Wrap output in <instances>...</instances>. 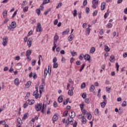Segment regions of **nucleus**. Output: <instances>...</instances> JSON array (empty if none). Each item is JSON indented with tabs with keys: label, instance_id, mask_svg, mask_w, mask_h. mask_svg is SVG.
<instances>
[{
	"label": "nucleus",
	"instance_id": "nucleus-1",
	"mask_svg": "<svg viewBox=\"0 0 127 127\" xmlns=\"http://www.w3.org/2000/svg\"><path fill=\"white\" fill-rule=\"evenodd\" d=\"M35 109L37 112H40L42 114H44V111L46 110V105L42 103H37L35 106Z\"/></svg>",
	"mask_w": 127,
	"mask_h": 127
},
{
	"label": "nucleus",
	"instance_id": "nucleus-2",
	"mask_svg": "<svg viewBox=\"0 0 127 127\" xmlns=\"http://www.w3.org/2000/svg\"><path fill=\"white\" fill-rule=\"evenodd\" d=\"M9 30H12V28H15L16 27V23L14 21H12L11 23V25L7 26Z\"/></svg>",
	"mask_w": 127,
	"mask_h": 127
},
{
	"label": "nucleus",
	"instance_id": "nucleus-3",
	"mask_svg": "<svg viewBox=\"0 0 127 127\" xmlns=\"http://www.w3.org/2000/svg\"><path fill=\"white\" fill-rule=\"evenodd\" d=\"M36 31L37 32H41V31H42V29L41 28V24H40V23H38L37 24Z\"/></svg>",
	"mask_w": 127,
	"mask_h": 127
},
{
	"label": "nucleus",
	"instance_id": "nucleus-4",
	"mask_svg": "<svg viewBox=\"0 0 127 127\" xmlns=\"http://www.w3.org/2000/svg\"><path fill=\"white\" fill-rule=\"evenodd\" d=\"M33 96L35 97V99L37 100L39 98V94L38 93V90H35L33 93Z\"/></svg>",
	"mask_w": 127,
	"mask_h": 127
},
{
	"label": "nucleus",
	"instance_id": "nucleus-5",
	"mask_svg": "<svg viewBox=\"0 0 127 127\" xmlns=\"http://www.w3.org/2000/svg\"><path fill=\"white\" fill-rule=\"evenodd\" d=\"M7 42H8V38L7 37H5V38H3L2 45L3 46H6Z\"/></svg>",
	"mask_w": 127,
	"mask_h": 127
},
{
	"label": "nucleus",
	"instance_id": "nucleus-6",
	"mask_svg": "<svg viewBox=\"0 0 127 127\" xmlns=\"http://www.w3.org/2000/svg\"><path fill=\"white\" fill-rule=\"evenodd\" d=\"M32 44V38H29L27 41V45L29 48L31 47V45Z\"/></svg>",
	"mask_w": 127,
	"mask_h": 127
},
{
	"label": "nucleus",
	"instance_id": "nucleus-7",
	"mask_svg": "<svg viewBox=\"0 0 127 127\" xmlns=\"http://www.w3.org/2000/svg\"><path fill=\"white\" fill-rule=\"evenodd\" d=\"M84 58L85 60H86V61H90V60L91 59V56H90L89 55L86 54L84 56Z\"/></svg>",
	"mask_w": 127,
	"mask_h": 127
},
{
	"label": "nucleus",
	"instance_id": "nucleus-8",
	"mask_svg": "<svg viewBox=\"0 0 127 127\" xmlns=\"http://www.w3.org/2000/svg\"><path fill=\"white\" fill-rule=\"evenodd\" d=\"M69 117H70L71 118H75V117H76V113H75V112L74 111H71L70 112V113L68 114Z\"/></svg>",
	"mask_w": 127,
	"mask_h": 127
},
{
	"label": "nucleus",
	"instance_id": "nucleus-9",
	"mask_svg": "<svg viewBox=\"0 0 127 127\" xmlns=\"http://www.w3.org/2000/svg\"><path fill=\"white\" fill-rule=\"evenodd\" d=\"M69 32H70V29L67 28L66 30L62 32V35H66V34H68Z\"/></svg>",
	"mask_w": 127,
	"mask_h": 127
},
{
	"label": "nucleus",
	"instance_id": "nucleus-10",
	"mask_svg": "<svg viewBox=\"0 0 127 127\" xmlns=\"http://www.w3.org/2000/svg\"><path fill=\"white\" fill-rule=\"evenodd\" d=\"M31 53H32V51L31 50H28L26 51V56L27 57H29V56H30V55H31Z\"/></svg>",
	"mask_w": 127,
	"mask_h": 127
},
{
	"label": "nucleus",
	"instance_id": "nucleus-11",
	"mask_svg": "<svg viewBox=\"0 0 127 127\" xmlns=\"http://www.w3.org/2000/svg\"><path fill=\"white\" fill-rule=\"evenodd\" d=\"M106 105H107V100H104V101L101 103V106L102 108H105V107H106Z\"/></svg>",
	"mask_w": 127,
	"mask_h": 127
},
{
	"label": "nucleus",
	"instance_id": "nucleus-12",
	"mask_svg": "<svg viewBox=\"0 0 127 127\" xmlns=\"http://www.w3.org/2000/svg\"><path fill=\"white\" fill-rule=\"evenodd\" d=\"M106 8V3L103 2L101 3V10H104Z\"/></svg>",
	"mask_w": 127,
	"mask_h": 127
},
{
	"label": "nucleus",
	"instance_id": "nucleus-13",
	"mask_svg": "<svg viewBox=\"0 0 127 127\" xmlns=\"http://www.w3.org/2000/svg\"><path fill=\"white\" fill-rule=\"evenodd\" d=\"M58 120V116L56 114H55L52 118L53 122H56Z\"/></svg>",
	"mask_w": 127,
	"mask_h": 127
},
{
	"label": "nucleus",
	"instance_id": "nucleus-14",
	"mask_svg": "<svg viewBox=\"0 0 127 127\" xmlns=\"http://www.w3.org/2000/svg\"><path fill=\"white\" fill-rule=\"evenodd\" d=\"M109 60L110 62H114L115 61V56L113 55H111Z\"/></svg>",
	"mask_w": 127,
	"mask_h": 127
},
{
	"label": "nucleus",
	"instance_id": "nucleus-15",
	"mask_svg": "<svg viewBox=\"0 0 127 127\" xmlns=\"http://www.w3.org/2000/svg\"><path fill=\"white\" fill-rule=\"evenodd\" d=\"M14 84L17 85H19V80L18 79V78H16L14 79Z\"/></svg>",
	"mask_w": 127,
	"mask_h": 127
},
{
	"label": "nucleus",
	"instance_id": "nucleus-16",
	"mask_svg": "<svg viewBox=\"0 0 127 127\" xmlns=\"http://www.w3.org/2000/svg\"><path fill=\"white\" fill-rule=\"evenodd\" d=\"M58 39H59V36L56 35L54 39V43H57V40H58Z\"/></svg>",
	"mask_w": 127,
	"mask_h": 127
},
{
	"label": "nucleus",
	"instance_id": "nucleus-17",
	"mask_svg": "<svg viewBox=\"0 0 127 127\" xmlns=\"http://www.w3.org/2000/svg\"><path fill=\"white\" fill-rule=\"evenodd\" d=\"M58 102L59 103H62L63 102V98H62V96H59L58 98Z\"/></svg>",
	"mask_w": 127,
	"mask_h": 127
},
{
	"label": "nucleus",
	"instance_id": "nucleus-18",
	"mask_svg": "<svg viewBox=\"0 0 127 127\" xmlns=\"http://www.w3.org/2000/svg\"><path fill=\"white\" fill-rule=\"evenodd\" d=\"M67 94L69 96H70V97H72L73 94V90H72V89L69 90L67 92Z\"/></svg>",
	"mask_w": 127,
	"mask_h": 127
},
{
	"label": "nucleus",
	"instance_id": "nucleus-19",
	"mask_svg": "<svg viewBox=\"0 0 127 127\" xmlns=\"http://www.w3.org/2000/svg\"><path fill=\"white\" fill-rule=\"evenodd\" d=\"M73 37H74V35H73V34L70 35V36L68 38V41H72Z\"/></svg>",
	"mask_w": 127,
	"mask_h": 127
},
{
	"label": "nucleus",
	"instance_id": "nucleus-20",
	"mask_svg": "<svg viewBox=\"0 0 127 127\" xmlns=\"http://www.w3.org/2000/svg\"><path fill=\"white\" fill-rule=\"evenodd\" d=\"M47 74H48V70H47V68H45L44 70V77H45V78H46V76H47Z\"/></svg>",
	"mask_w": 127,
	"mask_h": 127
},
{
	"label": "nucleus",
	"instance_id": "nucleus-21",
	"mask_svg": "<svg viewBox=\"0 0 127 127\" xmlns=\"http://www.w3.org/2000/svg\"><path fill=\"white\" fill-rule=\"evenodd\" d=\"M27 101L29 105H33V104H34V100H31L30 101L29 99H28Z\"/></svg>",
	"mask_w": 127,
	"mask_h": 127
},
{
	"label": "nucleus",
	"instance_id": "nucleus-22",
	"mask_svg": "<svg viewBox=\"0 0 127 127\" xmlns=\"http://www.w3.org/2000/svg\"><path fill=\"white\" fill-rule=\"evenodd\" d=\"M95 51H96V49L95 48V47H92L91 48V49L90 50V53H91V54H93V53H94Z\"/></svg>",
	"mask_w": 127,
	"mask_h": 127
},
{
	"label": "nucleus",
	"instance_id": "nucleus-23",
	"mask_svg": "<svg viewBox=\"0 0 127 127\" xmlns=\"http://www.w3.org/2000/svg\"><path fill=\"white\" fill-rule=\"evenodd\" d=\"M74 118H72L71 117H69L68 118H67V121L69 122V123H72V122H73L74 121Z\"/></svg>",
	"mask_w": 127,
	"mask_h": 127
},
{
	"label": "nucleus",
	"instance_id": "nucleus-24",
	"mask_svg": "<svg viewBox=\"0 0 127 127\" xmlns=\"http://www.w3.org/2000/svg\"><path fill=\"white\" fill-rule=\"evenodd\" d=\"M7 15V11L6 10L4 11L3 12V16L4 18H5Z\"/></svg>",
	"mask_w": 127,
	"mask_h": 127
},
{
	"label": "nucleus",
	"instance_id": "nucleus-25",
	"mask_svg": "<svg viewBox=\"0 0 127 127\" xmlns=\"http://www.w3.org/2000/svg\"><path fill=\"white\" fill-rule=\"evenodd\" d=\"M81 111H82V114L83 116H85V115H87L88 114H89L88 112H87V110H86L85 109H83V110Z\"/></svg>",
	"mask_w": 127,
	"mask_h": 127
},
{
	"label": "nucleus",
	"instance_id": "nucleus-26",
	"mask_svg": "<svg viewBox=\"0 0 127 127\" xmlns=\"http://www.w3.org/2000/svg\"><path fill=\"white\" fill-rule=\"evenodd\" d=\"M51 11V8H50L49 9H48L45 12H44V15H47V14H48V12H49V11Z\"/></svg>",
	"mask_w": 127,
	"mask_h": 127
},
{
	"label": "nucleus",
	"instance_id": "nucleus-27",
	"mask_svg": "<svg viewBox=\"0 0 127 127\" xmlns=\"http://www.w3.org/2000/svg\"><path fill=\"white\" fill-rule=\"evenodd\" d=\"M85 32H86V34L89 35V34H90V28H87L85 30Z\"/></svg>",
	"mask_w": 127,
	"mask_h": 127
},
{
	"label": "nucleus",
	"instance_id": "nucleus-28",
	"mask_svg": "<svg viewBox=\"0 0 127 127\" xmlns=\"http://www.w3.org/2000/svg\"><path fill=\"white\" fill-rule=\"evenodd\" d=\"M95 90V86L94 85H92L91 86L89 90L91 91V92H93Z\"/></svg>",
	"mask_w": 127,
	"mask_h": 127
},
{
	"label": "nucleus",
	"instance_id": "nucleus-29",
	"mask_svg": "<svg viewBox=\"0 0 127 127\" xmlns=\"http://www.w3.org/2000/svg\"><path fill=\"white\" fill-rule=\"evenodd\" d=\"M84 68H85V64H82V65H81V66L79 69V71L82 72V71H83V69H84Z\"/></svg>",
	"mask_w": 127,
	"mask_h": 127
},
{
	"label": "nucleus",
	"instance_id": "nucleus-30",
	"mask_svg": "<svg viewBox=\"0 0 127 127\" xmlns=\"http://www.w3.org/2000/svg\"><path fill=\"white\" fill-rule=\"evenodd\" d=\"M106 27H108V28H112L113 27V24L111 23H109L107 25Z\"/></svg>",
	"mask_w": 127,
	"mask_h": 127
},
{
	"label": "nucleus",
	"instance_id": "nucleus-31",
	"mask_svg": "<svg viewBox=\"0 0 127 127\" xmlns=\"http://www.w3.org/2000/svg\"><path fill=\"white\" fill-rule=\"evenodd\" d=\"M17 123L19 124V125H21L22 124V120H21V119L19 118L17 119Z\"/></svg>",
	"mask_w": 127,
	"mask_h": 127
},
{
	"label": "nucleus",
	"instance_id": "nucleus-32",
	"mask_svg": "<svg viewBox=\"0 0 127 127\" xmlns=\"http://www.w3.org/2000/svg\"><path fill=\"white\" fill-rule=\"evenodd\" d=\"M81 89H84L86 87V83L85 82H83L81 85Z\"/></svg>",
	"mask_w": 127,
	"mask_h": 127
},
{
	"label": "nucleus",
	"instance_id": "nucleus-33",
	"mask_svg": "<svg viewBox=\"0 0 127 127\" xmlns=\"http://www.w3.org/2000/svg\"><path fill=\"white\" fill-rule=\"evenodd\" d=\"M49 2H50V0H44L43 1V4H46L47 3H49Z\"/></svg>",
	"mask_w": 127,
	"mask_h": 127
},
{
	"label": "nucleus",
	"instance_id": "nucleus-34",
	"mask_svg": "<svg viewBox=\"0 0 127 127\" xmlns=\"http://www.w3.org/2000/svg\"><path fill=\"white\" fill-rule=\"evenodd\" d=\"M116 70L117 71V72H119V69L120 68V65H119V63H116Z\"/></svg>",
	"mask_w": 127,
	"mask_h": 127
},
{
	"label": "nucleus",
	"instance_id": "nucleus-35",
	"mask_svg": "<svg viewBox=\"0 0 127 127\" xmlns=\"http://www.w3.org/2000/svg\"><path fill=\"white\" fill-rule=\"evenodd\" d=\"M27 116H28V113H25L24 114V116L22 118V120H25L27 118Z\"/></svg>",
	"mask_w": 127,
	"mask_h": 127
},
{
	"label": "nucleus",
	"instance_id": "nucleus-36",
	"mask_svg": "<svg viewBox=\"0 0 127 127\" xmlns=\"http://www.w3.org/2000/svg\"><path fill=\"white\" fill-rule=\"evenodd\" d=\"M84 56L83 54H81L79 57V59H80V60H83V59L84 58Z\"/></svg>",
	"mask_w": 127,
	"mask_h": 127
},
{
	"label": "nucleus",
	"instance_id": "nucleus-37",
	"mask_svg": "<svg viewBox=\"0 0 127 127\" xmlns=\"http://www.w3.org/2000/svg\"><path fill=\"white\" fill-rule=\"evenodd\" d=\"M81 122H82V124H86L87 120L85 119V117H84L83 118H82Z\"/></svg>",
	"mask_w": 127,
	"mask_h": 127
},
{
	"label": "nucleus",
	"instance_id": "nucleus-38",
	"mask_svg": "<svg viewBox=\"0 0 127 127\" xmlns=\"http://www.w3.org/2000/svg\"><path fill=\"white\" fill-rule=\"evenodd\" d=\"M79 107L80 108L81 111H83V110H84V103H82L81 104H80Z\"/></svg>",
	"mask_w": 127,
	"mask_h": 127
},
{
	"label": "nucleus",
	"instance_id": "nucleus-39",
	"mask_svg": "<svg viewBox=\"0 0 127 127\" xmlns=\"http://www.w3.org/2000/svg\"><path fill=\"white\" fill-rule=\"evenodd\" d=\"M105 51H106V52H109L110 51V48H109L108 46H105Z\"/></svg>",
	"mask_w": 127,
	"mask_h": 127
},
{
	"label": "nucleus",
	"instance_id": "nucleus-40",
	"mask_svg": "<svg viewBox=\"0 0 127 127\" xmlns=\"http://www.w3.org/2000/svg\"><path fill=\"white\" fill-rule=\"evenodd\" d=\"M94 114L95 116H97L99 114V109H96L94 111Z\"/></svg>",
	"mask_w": 127,
	"mask_h": 127
},
{
	"label": "nucleus",
	"instance_id": "nucleus-41",
	"mask_svg": "<svg viewBox=\"0 0 127 127\" xmlns=\"http://www.w3.org/2000/svg\"><path fill=\"white\" fill-rule=\"evenodd\" d=\"M23 11L24 12H26L28 11V6H25L23 8Z\"/></svg>",
	"mask_w": 127,
	"mask_h": 127
},
{
	"label": "nucleus",
	"instance_id": "nucleus-42",
	"mask_svg": "<svg viewBox=\"0 0 127 127\" xmlns=\"http://www.w3.org/2000/svg\"><path fill=\"white\" fill-rule=\"evenodd\" d=\"M36 12L38 14V15H40V9L38 8L36 9Z\"/></svg>",
	"mask_w": 127,
	"mask_h": 127
},
{
	"label": "nucleus",
	"instance_id": "nucleus-43",
	"mask_svg": "<svg viewBox=\"0 0 127 127\" xmlns=\"http://www.w3.org/2000/svg\"><path fill=\"white\" fill-rule=\"evenodd\" d=\"M87 115V119L88 120H91V119H92V115L91 114H89L88 113Z\"/></svg>",
	"mask_w": 127,
	"mask_h": 127
},
{
	"label": "nucleus",
	"instance_id": "nucleus-44",
	"mask_svg": "<svg viewBox=\"0 0 127 127\" xmlns=\"http://www.w3.org/2000/svg\"><path fill=\"white\" fill-rule=\"evenodd\" d=\"M53 68H58V64L57 63H54Z\"/></svg>",
	"mask_w": 127,
	"mask_h": 127
},
{
	"label": "nucleus",
	"instance_id": "nucleus-45",
	"mask_svg": "<svg viewBox=\"0 0 127 127\" xmlns=\"http://www.w3.org/2000/svg\"><path fill=\"white\" fill-rule=\"evenodd\" d=\"M62 6V2H59L56 6V8H59V7H61Z\"/></svg>",
	"mask_w": 127,
	"mask_h": 127
},
{
	"label": "nucleus",
	"instance_id": "nucleus-46",
	"mask_svg": "<svg viewBox=\"0 0 127 127\" xmlns=\"http://www.w3.org/2000/svg\"><path fill=\"white\" fill-rule=\"evenodd\" d=\"M97 14H98V10H95L93 13V16H96Z\"/></svg>",
	"mask_w": 127,
	"mask_h": 127
},
{
	"label": "nucleus",
	"instance_id": "nucleus-47",
	"mask_svg": "<svg viewBox=\"0 0 127 127\" xmlns=\"http://www.w3.org/2000/svg\"><path fill=\"white\" fill-rule=\"evenodd\" d=\"M56 47H57V45H56V43H54V47H53V51H54L55 49H56Z\"/></svg>",
	"mask_w": 127,
	"mask_h": 127
},
{
	"label": "nucleus",
	"instance_id": "nucleus-48",
	"mask_svg": "<svg viewBox=\"0 0 127 127\" xmlns=\"http://www.w3.org/2000/svg\"><path fill=\"white\" fill-rule=\"evenodd\" d=\"M63 116H64V117H67V116H68V111H65L63 113Z\"/></svg>",
	"mask_w": 127,
	"mask_h": 127
},
{
	"label": "nucleus",
	"instance_id": "nucleus-49",
	"mask_svg": "<svg viewBox=\"0 0 127 127\" xmlns=\"http://www.w3.org/2000/svg\"><path fill=\"white\" fill-rule=\"evenodd\" d=\"M73 15L74 17H75V16H76L77 15V10L74 9L73 10Z\"/></svg>",
	"mask_w": 127,
	"mask_h": 127
},
{
	"label": "nucleus",
	"instance_id": "nucleus-50",
	"mask_svg": "<svg viewBox=\"0 0 127 127\" xmlns=\"http://www.w3.org/2000/svg\"><path fill=\"white\" fill-rule=\"evenodd\" d=\"M30 85H31V81H29L27 82L26 86H27V87H30Z\"/></svg>",
	"mask_w": 127,
	"mask_h": 127
},
{
	"label": "nucleus",
	"instance_id": "nucleus-51",
	"mask_svg": "<svg viewBox=\"0 0 127 127\" xmlns=\"http://www.w3.org/2000/svg\"><path fill=\"white\" fill-rule=\"evenodd\" d=\"M108 15H109V12L108 11H107V12H106L105 14H104V18L105 19H106V18H107V17H108Z\"/></svg>",
	"mask_w": 127,
	"mask_h": 127
},
{
	"label": "nucleus",
	"instance_id": "nucleus-52",
	"mask_svg": "<svg viewBox=\"0 0 127 127\" xmlns=\"http://www.w3.org/2000/svg\"><path fill=\"white\" fill-rule=\"evenodd\" d=\"M122 107H127V101H124L122 104Z\"/></svg>",
	"mask_w": 127,
	"mask_h": 127
},
{
	"label": "nucleus",
	"instance_id": "nucleus-53",
	"mask_svg": "<svg viewBox=\"0 0 127 127\" xmlns=\"http://www.w3.org/2000/svg\"><path fill=\"white\" fill-rule=\"evenodd\" d=\"M78 119H83L85 118V116L83 115L82 114L79 115L78 116Z\"/></svg>",
	"mask_w": 127,
	"mask_h": 127
},
{
	"label": "nucleus",
	"instance_id": "nucleus-54",
	"mask_svg": "<svg viewBox=\"0 0 127 127\" xmlns=\"http://www.w3.org/2000/svg\"><path fill=\"white\" fill-rule=\"evenodd\" d=\"M81 14H82V12H78V16L79 19H81V18H82V16H81Z\"/></svg>",
	"mask_w": 127,
	"mask_h": 127
},
{
	"label": "nucleus",
	"instance_id": "nucleus-55",
	"mask_svg": "<svg viewBox=\"0 0 127 127\" xmlns=\"http://www.w3.org/2000/svg\"><path fill=\"white\" fill-rule=\"evenodd\" d=\"M98 1L97 0H92V4H98Z\"/></svg>",
	"mask_w": 127,
	"mask_h": 127
},
{
	"label": "nucleus",
	"instance_id": "nucleus-56",
	"mask_svg": "<svg viewBox=\"0 0 127 127\" xmlns=\"http://www.w3.org/2000/svg\"><path fill=\"white\" fill-rule=\"evenodd\" d=\"M42 85H43V86H45V79L42 78Z\"/></svg>",
	"mask_w": 127,
	"mask_h": 127
},
{
	"label": "nucleus",
	"instance_id": "nucleus-57",
	"mask_svg": "<svg viewBox=\"0 0 127 127\" xmlns=\"http://www.w3.org/2000/svg\"><path fill=\"white\" fill-rule=\"evenodd\" d=\"M31 21L32 22H31V24H34V23H35L36 22V19H33L31 20Z\"/></svg>",
	"mask_w": 127,
	"mask_h": 127
},
{
	"label": "nucleus",
	"instance_id": "nucleus-58",
	"mask_svg": "<svg viewBox=\"0 0 127 127\" xmlns=\"http://www.w3.org/2000/svg\"><path fill=\"white\" fill-rule=\"evenodd\" d=\"M32 34H33V32L31 30L28 32L27 36H30V35H32Z\"/></svg>",
	"mask_w": 127,
	"mask_h": 127
},
{
	"label": "nucleus",
	"instance_id": "nucleus-59",
	"mask_svg": "<svg viewBox=\"0 0 127 127\" xmlns=\"http://www.w3.org/2000/svg\"><path fill=\"white\" fill-rule=\"evenodd\" d=\"M71 54L72 56H76V55H77V52H71Z\"/></svg>",
	"mask_w": 127,
	"mask_h": 127
},
{
	"label": "nucleus",
	"instance_id": "nucleus-60",
	"mask_svg": "<svg viewBox=\"0 0 127 127\" xmlns=\"http://www.w3.org/2000/svg\"><path fill=\"white\" fill-rule=\"evenodd\" d=\"M87 3H88V1H87V0H84V1L83 2V5L85 6V5H87Z\"/></svg>",
	"mask_w": 127,
	"mask_h": 127
},
{
	"label": "nucleus",
	"instance_id": "nucleus-61",
	"mask_svg": "<svg viewBox=\"0 0 127 127\" xmlns=\"http://www.w3.org/2000/svg\"><path fill=\"white\" fill-rule=\"evenodd\" d=\"M85 103H86V104H90V100L88 98H86L85 99Z\"/></svg>",
	"mask_w": 127,
	"mask_h": 127
},
{
	"label": "nucleus",
	"instance_id": "nucleus-62",
	"mask_svg": "<svg viewBox=\"0 0 127 127\" xmlns=\"http://www.w3.org/2000/svg\"><path fill=\"white\" fill-rule=\"evenodd\" d=\"M27 106H28V103L27 102H26L23 105V108H27Z\"/></svg>",
	"mask_w": 127,
	"mask_h": 127
},
{
	"label": "nucleus",
	"instance_id": "nucleus-63",
	"mask_svg": "<svg viewBox=\"0 0 127 127\" xmlns=\"http://www.w3.org/2000/svg\"><path fill=\"white\" fill-rule=\"evenodd\" d=\"M53 62V63H56V62H57V58L56 57L54 58Z\"/></svg>",
	"mask_w": 127,
	"mask_h": 127
},
{
	"label": "nucleus",
	"instance_id": "nucleus-64",
	"mask_svg": "<svg viewBox=\"0 0 127 127\" xmlns=\"http://www.w3.org/2000/svg\"><path fill=\"white\" fill-rule=\"evenodd\" d=\"M77 125H78V122H77V121H75L73 125V127H77Z\"/></svg>",
	"mask_w": 127,
	"mask_h": 127
}]
</instances>
